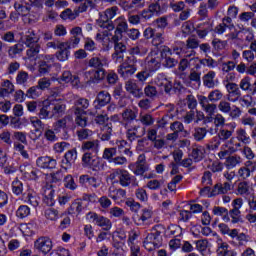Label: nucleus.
Here are the masks:
<instances>
[{
  "mask_svg": "<svg viewBox=\"0 0 256 256\" xmlns=\"http://www.w3.org/2000/svg\"><path fill=\"white\" fill-rule=\"evenodd\" d=\"M223 99V92L219 89L209 92L208 97L204 95L198 96V103L208 117H213L217 111V103Z\"/></svg>",
  "mask_w": 256,
  "mask_h": 256,
  "instance_id": "nucleus-1",
  "label": "nucleus"
},
{
  "mask_svg": "<svg viewBox=\"0 0 256 256\" xmlns=\"http://www.w3.org/2000/svg\"><path fill=\"white\" fill-rule=\"evenodd\" d=\"M109 180L117 181L121 187H131V185H137V178L131 175L129 171L121 168L113 170V172L109 175Z\"/></svg>",
  "mask_w": 256,
  "mask_h": 256,
  "instance_id": "nucleus-2",
  "label": "nucleus"
},
{
  "mask_svg": "<svg viewBox=\"0 0 256 256\" xmlns=\"http://www.w3.org/2000/svg\"><path fill=\"white\" fill-rule=\"evenodd\" d=\"M119 13V7L112 6L106 9L102 14H100L99 19L97 20V25L101 29H107L108 31H113V22L111 19H114L115 16Z\"/></svg>",
  "mask_w": 256,
  "mask_h": 256,
  "instance_id": "nucleus-3",
  "label": "nucleus"
},
{
  "mask_svg": "<svg viewBox=\"0 0 256 256\" xmlns=\"http://www.w3.org/2000/svg\"><path fill=\"white\" fill-rule=\"evenodd\" d=\"M137 63L139 59L134 57H126L125 61L118 66V73L123 79H129L137 73Z\"/></svg>",
  "mask_w": 256,
  "mask_h": 256,
  "instance_id": "nucleus-4",
  "label": "nucleus"
},
{
  "mask_svg": "<svg viewBox=\"0 0 256 256\" xmlns=\"http://www.w3.org/2000/svg\"><path fill=\"white\" fill-rule=\"evenodd\" d=\"M86 221H88V223H93V225H96L97 227H100L103 231H111L113 227V222H111V219L93 211H90L86 214Z\"/></svg>",
  "mask_w": 256,
  "mask_h": 256,
  "instance_id": "nucleus-5",
  "label": "nucleus"
},
{
  "mask_svg": "<svg viewBox=\"0 0 256 256\" xmlns=\"http://www.w3.org/2000/svg\"><path fill=\"white\" fill-rule=\"evenodd\" d=\"M243 144L241 142H236L235 138H230L226 141L220 148L218 153L219 159H225L230 153H237V151H243Z\"/></svg>",
  "mask_w": 256,
  "mask_h": 256,
  "instance_id": "nucleus-6",
  "label": "nucleus"
},
{
  "mask_svg": "<svg viewBox=\"0 0 256 256\" xmlns=\"http://www.w3.org/2000/svg\"><path fill=\"white\" fill-rule=\"evenodd\" d=\"M107 71L105 69H91L84 72V77L88 85H99V83L105 81Z\"/></svg>",
  "mask_w": 256,
  "mask_h": 256,
  "instance_id": "nucleus-7",
  "label": "nucleus"
},
{
  "mask_svg": "<svg viewBox=\"0 0 256 256\" xmlns=\"http://www.w3.org/2000/svg\"><path fill=\"white\" fill-rule=\"evenodd\" d=\"M97 155L98 154L84 152L82 155V166L85 169H93V171H97L101 165V158L97 157Z\"/></svg>",
  "mask_w": 256,
  "mask_h": 256,
  "instance_id": "nucleus-8",
  "label": "nucleus"
},
{
  "mask_svg": "<svg viewBox=\"0 0 256 256\" xmlns=\"http://www.w3.org/2000/svg\"><path fill=\"white\" fill-rule=\"evenodd\" d=\"M143 36L145 39H152V45L154 47H159L165 43V37H163V32L157 31L155 28L148 27L144 30Z\"/></svg>",
  "mask_w": 256,
  "mask_h": 256,
  "instance_id": "nucleus-9",
  "label": "nucleus"
},
{
  "mask_svg": "<svg viewBox=\"0 0 256 256\" xmlns=\"http://www.w3.org/2000/svg\"><path fill=\"white\" fill-rule=\"evenodd\" d=\"M143 245L146 251H155V249H159L163 245V236H155V234L149 233Z\"/></svg>",
  "mask_w": 256,
  "mask_h": 256,
  "instance_id": "nucleus-10",
  "label": "nucleus"
},
{
  "mask_svg": "<svg viewBox=\"0 0 256 256\" xmlns=\"http://www.w3.org/2000/svg\"><path fill=\"white\" fill-rule=\"evenodd\" d=\"M34 248L38 250L42 255H47L53 249V241L49 237H40L35 240Z\"/></svg>",
  "mask_w": 256,
  "mask_h": 256,
  "instance_id": "nucleus-11",
  "label": "nucleus"
},
{
  "mask_svg": "<svg viewBox=\"0 0 256 256\" xmlns=\"http://www.w3.org/2000/svg\"><path fill=\"white\" fill-rule=\"evenodd\" d=\"M225 88L228 93L227 100L230 103H237L241 97V90L239 89V85H237V83L228 82L225 84Z\"/></svg>",
  "mask_w": 256,
  "mask_h": 256,
  "instance_id": "nucleus-12",
  "label": "nucleus"
},
{
  "mask_svg": "<svg viewBox=\"0 0 256 256\" xmlns=\"http://www.w3.org/2000/svg\"><path fill=\"white\" fill-rule=\"evenodd\" d=\"M36 166L39 169L53 171L57 167V160L51 156H40L36 159Z\"/></svg>",
  "mask_w": 256,
  "mask_h": 256,
  "instance_id": "nucleus-13",
  "label": "nucleus"
},
{
  "mask_svg": "<svg viewBox=\"0 0 256 256\" xmlns=\"http://www.w3.org/2000/svg\"><path fill=\"white\" fill-rule=\"evenodd\" d=\"M50 107L53 117H63L67 111V105L62 99H50Z\"/></svg>",
  "mask_w": 256,
  "mask_h": 256,
  "instance_id": "nucleus-14",
  "label": "nucleus"
},
{
  "mask_svg": "<svg viewBox=\"0 0 256 256\" xmlns=\"http://www.w3.org/2000/svg\"><path fill=\"white\" fill-rule=\"evenodd\" d=\"M154 85H157L159 89L164 90L166 94L169 95L173 89V84L171 80L167 78V75L160 73L154 78Z\"/></svg>",
  "mask_w": 256,
  "mask_h": 256,
  "instance_id": "nucleus-15",
  "label": "nucleus"
},
{
  "mask_svg": "<svg viewBox=\"0 0 256 256\" xmlns=\"http://www.w3.org/2000/svg\"><path fill=\"white\" fill-rule=\"evenodd\" d=\"M148 51L149 48H147V43L140 40L135 46L128 50L130 56L127 57H133L134 59H137V57H145Z\"/></svg>",
  "mask_w": 256,
  "mask_h": 256,
  "instance_id": "nucleus-16",
  "label": "nucleus"
},
{
  "mask_svg": "<svg viewBox=\"0 0 256 256\" xmlns=\"http://www.w3.org/2000/svg\"><path fill=\"white\" fill-rule=\"evenodd\" d=\"M21 201L27 205H31V207L37 208L39 207V203H41V198L37 195V192L27 190L22 194Z\"/></svg>",
  "mask_w": 256,
  "mask_h": 256,
  "instance_id": "nucleus-17",
  "label": "nucleus"
},
{
  "mask_svg": "<svg viewBox=\"0 0 256 256\" xmlns=\"http://www.w3.org/2000/svg\"><path fill=\"white\" fill-rule=\"evenodd\" d=\"M77 161V148H73L68 150L61 161V167L64 170L71 169L73 167V163Z\"/></svg>",
  "mask_w": 256,
  "mask_h": 256,
  "instance_id": "nucleus-18",
  "label": "nucleus"
},
{
  "mask_svg": "<svg viewBox=\"0 0 256 256\" xmlns=\"http://www.w3.org/2000/svg\"><path fill=\"white\" fill-rule=\"evenodd\" d=\"M20 171L21 173H23L26 179H30L31 181H37L41 177V175H43V172H41V170L34 168L31 165L20 166Z\"/></svg>",
  "mask_w": 256,
  "mask_h": 256,
  "instance_id": "nucleus-19",
  "label": "nucleus"
},
{
  "mask_svg": "<svg viewBox=\"0 0 256 256\" xmlns=\"http://www.w3.org/2000/svg\"><path fill=\"white\" fill-rule=\"evenodd\" d=\"M81 150L83 153H90L92 155H99V151H101V141L89 140L82 144Z\"/></svg>",
  "mask_w": 256,
  "mask_h": 256,
  "instance_id": "nucleus-20",
  "label": "nucleus"
},
{
  "mask_svg": "<svg viewBox=\"0 0 256 256\" xmlns=\"http://www.w3.org/2000/svg\"><path fill=\"white\" fill-rule=\"evenodd\" d=\"M111 103V94L106 90L100 91L94 100V108L101 109Z\"/></svg>",
  "mask_w": 256,
  "mask_h": 256,
  "instance_id": "nucleus-21",
  "label": "nucleus"
},
{
  "mask_svg": "<svg viewBox=\"0 0 256 256\" xmlns=\"http://www.w3.org/2000/svg\"><path fill=\"white\" fill-rule=\"evenodd\" d=\"M216 256H239V252L233 249L229 243L220 242L217 244Z\"/></svg>",
  "mask_w": 256,
  "mask_h": 256,
  "instance_id": "nucleus-22",
  "label": "nucleus"
},
{
  "mask_svg": "<svg viewBox=\"0 0 256 256\" xmlns=\"http://www.w3.org/2000/svg\"><path fill=\"white\" fill-rule=\"evenodd\" d=\"M204 87L207 89H215L219 85V79H217V73L213 70L208 71L202 77Z\"/></svg>",
  "mask_w": 256,
  "mask_h": 256,
  "instance_id": "nucleus-23",
  "label": "nucleus"
},
{
  "mask_svg": "<svg viewBox=\"0 0 256 256\" xmlns=\"http://www.w3.org/2000/svg\"><path fill=\"white\" fill-rule=\"evenodd\" d=\"M126 138L130 143H133V141H137V139H141L145 133H139V129H141V126L139 125H126Z\"/></svg>",
  "mask_w": 256,
  "mask_h": 256,
  "instance_id": "nucleus-24",
  "label": "nucleus"
},
{
  "mask_svg": "<svg viewBox=\"0 0 256 256\" xmlns=\"http://www.w3.org/2000/svg\"><path fill=\"white\" fill-rule=\"evenodd\" d=\"M59 51L56 52V59L58 61H69V57L71 56V46L69 43L62 42L59 44Z\"/></svg>",
  "mask_w": 256,
  "mask_h": 256,
  "instance_id": "nucleus-25",
  "label": "nucleus"
},
{
  "mask_svg": "<svg viewBox=\"0 0 256 256\" xmlns=\"http://www.w3.org/2000/svg\"><path fill=\"white\" fill-rule=\"evenodd\" d=\"M235 193L240 197H249L253 193V187L249 181H241L237 184Z\"/></svg>",
  "mask_w": 256,
  "mask_h": 256,
  "instance_id": "nucleus-26",
  "label": "nucleus"
},
{
  "mask_svg": "<svg viewBox=\"0 0 256 256\" xmlns=\"http://www.w3.org/2000/svg\"><path fill=\"white\" fill-rule=\"evenodd\" d=\"M125 89L130 95H133V97L141 98L143 96V90L137 85V82L135 80H128L125 83Z\"/></svg>",
  "mask_w": 256,
  "mask_h": 256,
  "instance_id": "nucleus-27",
  "label": "nucleus"
},
{
  "mask_svg": "<svg viewBox=\"0 0 256 256\" xmlns=\"http://www.w3.org/2000/svg\"><path fill=\"white\" fill-rule=\"evenodd\" d=\"M108 197L113 199V201H123V199H127V191L123 188L117 189L114 186H111L108 189Z\"/></svg>",
  "mask_w": 256,
  "mask_h": 256,
  "instance_id": "nucleus-28",
  "label": "nucleus"
},
{
  "mask_svg": "<svg viewBox=\"0 0 256 256\" xmlns=\"http://www.w3.org/2000/svg\"><path fill=\"white\" fill-rule=\"evenodd\" d=\"M133 167L134 175H144L146 171L149 170V167L147 166V161L145 160V155H140Z\"/></svg>",
  "mask_w": 256,
  "mask_h": 256,
  "instance_id": "nucleus-29",
  "label": "nucleus"
},
{
  "mask_svg": "<svg viewBox=\"0 0 256 256\" xmlns=\"http://www.w3.org/2000/svg\"><path fill=\"white\" fill-rule=\"evenodd\" d=\"M49 109H51V99L44 100L38 113L39 119H53V112Z\"/></svg>",
  "mask_w": 256,
  "mask_h": 256,
  "instance_id": "nucleus-30",
  "label": "nucleus"
},
{
  "mask_svg": "<svg viewBox=\"0 0 256 256\" xmlns=\"http://www.w3.org/2000/svg\"><path fill=\"white\" fill-rule=\"evenodd\" d=\"M88 65L92 67V69H104L103 67H107L109 65V60L103 56H93L88 61Z\"/></svg>",
  "mask_w": 256,
  "mask_h": 256,
  "instance_id": "nucleus-31",
  "label": "nucleus"
},
{
  "mask_svg": "<svg viewBox=\"0 0 256 256\" xmlns=\"http://www.w3.org/2000/svg\"><path fill=\"white\" fill-rule=\"evenodd\" d=\"M113 29H116L117 33H127L129 29V24H127V19L125 16H119L112 23Z\"/></svg>",
  "mask_w": 256,
  "mask_h": 256,
  "instance_id": "nucleus-32",
  "label": "nucleus"
},
{
  "mask_svg": "<svg viewBox=\"0 0 256 256\" xmlns=\"http://www.w3.org/2000/svg\"><path fill=\"white\" fill-rule=\"evenodd\" d=\"M229 125L231 127L230 130L226 128H221L217 134V136L220 138V141H225V143H227V141H229V139L233 137V133H235V127H237V124H235V122H232Z\"/></svg>",
  "mask_w": 256,
  "mask_h": 256,
  "instance_id": "nucleus-33",
  "label": "nucleus"
},
{
  "mask_svg": "<svg viewBox=\"0 0 256 256\" xmlns=\"http://www.w3.org/2000/svg\"><path fill=\"white\" fill-rule=\"evenodd\" d=\"M29 49L26 52L27 60L30 61L32 65H36L37 59H39V51H41L40 45L28 46Z\"/></svg>",
  "mask_w": 256,
  "mask_h": 256,
  "instance_id": "nucleus-34",
  "label": "nucleus"
},
{
  "mask_svg": "<svg viewBox=\"0 0 256 256\" xmlns=\"http://www.w3.org/2000/svg\"><path fill=\"white\" fill-rule=\"evenodd\" d=\"M233 187V183L231 182H224L223 184L218 183L214 186L212 190V195H225L229 193Z\"/></svg>",
  "mask_w": 256,
  "mask_h": 256,
  "instance_id": "nucleus-35",
  "label": "nucleus"
},
{
  "mask_svg": "<svg viewBox=\"0 0 256 256\" xmlns=\"http://www.w3.org/2000/svg\"><path fill=\"white\" fill-rule=\"evenodd\" d=\"M191 157L194 163H199V161H203L205 158V147L201 145L192 146Z\"/></svg>",
  "mask_w": 256,
  "mask_h": 256,
  "instance_id": "nucleus-36",
  "label": "nucleus"
},
{
  "mask_svg": "<svg viewBox=\"0 0 256 256\" xmlns=\"http://www.w3.org/2000/svg\"><path fill=\"white\" fill-rule=\"evenodd\" d=\"M122 121L124 123V127H127V125H132L133 121H139L137 120V112L133 111L132 109H126L122 113Z\"/></svg>",
  "mask_w": 256,
  "mask_h": 256,
  "instance_id": "nucleus-37",
  "label": "nucleus"
},
{
  "mask_svg": "<svg viewBox=\"0 0 256 256\" xmlns=\"http://www.w3.org/2000/svg\"><path fill=\"white\" fill-rule=\"evenodd\" d=\"M54 59L55 58L53 57V55L45 56V60L41 61L39 65V73H41L42 75H46V73H49L52 67L51 63H53Z\"/></svg>",
  "mask_w": 256,
  "mask_h": 256,
  "instance_id": "nucleus-38",
  "label": "nucleus"
},
{
  "mask_svg": "<svg viewBox=\"0 0 256 256\" xmlns=\"http://www.w3.org/2000/svg\"><path fill=\"white\" fill-rule=\"evenodd\" d=\"M55 189L49 187L44 190L43 203L48 207H53L55 205Z\"/></svg>",
  "mask_w": 256,
  "mask_h": 256,
  "instance_id": "nucleus-39",
  "label": "nucleus"
},
{
  "mask_svg": "<svg viewBox=\"0 0 256 256\" xmlns=\"http://www.w3.org/2000/svg\"><path fill=\"white\" fill-rule=\"evenodd\" d=\"M74 115H76L75 123L78 127H87L88 119L85 116V111L81 108H75Z\"/></svg>",
  "mask_w": 256,
  "mask_h": 256,
  "instance_id": "nucleus-40",
  "label": "nucleus"
},
{
  "mask_svg": "<svg viewBox=\"0 0 256 256\" xmlns=\"http://www.w3.org/2000/svg\"><path fill=\"white\" fill-rule=\"evenodd\" d=\"M193 243L200 255L207 256L209 254V241L207 239L196 240Z\"/></svg>",
  "mask_w": 256,
  "mask_h": 256,
  "instance_id": "nucleus-41",
  "label": "nucleus"
},
{
  "mask_svg": "<svg viewBox=\"0 0 256 256\" xmlns=\"http://www.w3.org/2000/svg\"><path fill=\"white\" fill-rule=\"evenodd\" d=\"M59 83H72V85H78L79 77L73 76L71 71H64L60 78H58Z\"/></svg>",
  "mask_w": 256,
  "mask_h": 256,
  "instance_id": "nucleus-42",
  "label": "nucleus"
},
{
  "mask_svg": "<svg viewBox=\"0 0 256 256\" xmlns=\"http://www.w3.org/2000/svg\"><path fill=\"white\" fill-rule=\"evenodd\" d=\"M212 212H213V215L222 217V220L225 223H229V221H231V217H229V210L225 207L215 206Z\"/></svg>",
  "mask_w": 256,
  "mask_h": 256,
  "instance_id": "nucleus-43",
  "label": "nucleus"
},
{
  "mask_svg": "<svg viewBox=\"0 0 256 256\" xmlns=\"http://www.w3.org/2000/svg\"><path fill=\"white\" fill-rule=\"evenodd\" d=\"M243 162V159L239 155H232L226 157V161L224 163L225 167L227 169H235L237 165H241Z\"/></svg>",
  "mask_w": 256,
  "mask_h": 256,
  "instance_id": "nucleus-44",
  "label": "nucleus"
},
{
  "mask_svg": "<svg viewBox=\"0 0 256 256\" xmlns=\"http://www.w3.org/2000/svg\"><path fill=\"white\" fill-rule=\"evenodd\" d=\"M25 37V45L27 47H35V45H39V36L35 34L34 30H28Z\"/></svg>",
  "mask_w": 256,
  "mask_h": 256,
  "instance_id": "nucleus-45",
  "label": "nucleus"
},
{
  "mask_svg": "<svg viewBox=\"0 0 256 256\" xmlns=\"http://www.w3.org/2000/svg\"><path fill=\"white\" fill-rule=\"evenodd\" d=\"M236 139L240 143H243L244 145H249L251 143V136L247 133V130L243 128H238L236 130Z\"/></svg>",
  "mask_w": 256,
  "mask_h": 256,
  "instance_id": "nucleus-46",
  "label": "nucleus"
},
{
  "mask_svg": "<svg viewBox=\"0 0 256 256\" xmlns=\"http://www.w3.org/2000/svg\"><path fill=\"white\" fill-rule=\"evenodd\" d=\"M83 211V201L80 199L74 200L68 208L69 215H81Z\"/></svg>",
  "mask_w": 256,
  "mask_h": 256,
  "instance_id": "nucleus-47",
  "label": "nucleus"
},
{
  "mask_svg": "<svg viewBox=\"0 0 256 256\" xmlns=\"http://www.w3.org/2000/svg\"><path fill=\"white\" fill-rule=\"evenodd\" d=\"M12 193L16 195V197H23V181L19 180L18 178L14 179L11 183Z\"/></svg>",
  "mask_w": 256,
  "mask_h": 256,
  "instance_id": "nucleus-48",
  "label": "nucleus"
},
{
  "mask_svg": "<svg viewBox=\"0 0 256 256\" xmlns=\"http://www.w3.org/2000/svg\"><path fill=\"white\" fill-rule=\"evenodd\" d=\"M71 123H73V117L65 116L54 124V129L55 131H59L60 129H66L68 125H71Z\"/></svg>",
  "mask_w": 256,
  "mask_h": 256,
  "instance_id": "nucleus-49",
  "label": "nucleus"
},
{
  "mask_svg": "<svg viewBox=\"0 0 256 256\" xmlns=\"http://www.w3.org/2000/svg\"><path fill=\"white\" fill-rule=\"evenodd\" d=\"M44 217L47 221H58L59 220V210L55 208H47L44 210Z\"/></svg>",
  "mask_w": 256,
  "mask_h": 256,
  "instance_id": "nucleus-50",
  "label": "nucleus"
},
{
  "mask_svg": "<svg viewBox=\"0 0 256 256\" xmlns=\"http://www.w3.org/2000/svg\"><path fill=\"white\" fill-rule=\"evenodd\" d=\"M31 215V208L27 205H20L16 210V217L18 219H27Z\"/></svg>",
  "mask_w": 256,
  "mask_h": 256,
  "instance_id": "nucleus-51",
  "label": "nucleus"
},
{
  "mask_svg": "<svg viewBox=\"0 0 256 256\" xmlns=\"http://www.w3.org/2000/svg\"><path fill=\"white\" fill-rule=\"evenodd\" d=\"M14 9L17 13H19L22 17H27L29 13H31V7L23 5L19 2L14 4Z\"/></svg>",
  "mask_w": 256,
  "mask_h": 256,
  "instance_id": "nucleus-52",
  "label": "nucleus"
},
{
  "mask_svg": "<svg viewBox=\"0 0 256 256\" xmlns=\"http://www.w3.org/2000/svg\"><path fill=\"white\" fill-rule=\"evenodd\" d=\"M113 133V128L109 124L102 126V132L100 133L101 141H109L111 139V135Z\"/></svg>",
  "mask_w": 256,
  "mask_h": 256,
  "instance_id": "nucleus-53",
  "label": "nucleus"
},
{
  "mask_svg": "<svg viewBox=\"0 0 256 256\" xmlns=\"http://www.w3.org/2000/svg\"><path fill=\"white\" fill-rule=\"evenodd\" d=\"M138 121L142 123L145 127H151L155 123V118L151 114H140Z\"/></svg>",
  "mask_w": 256,
  "mask_h": 256,
  "instance_id": "nucleus-54",
  "label": "nucleus"
},
{
  "mask_svg": "<svg viewBox=\"0 0 256 256\" xmlns=\"http://www.w3.org/2000/svg\"><path fill=\"white\" fill-rule=\"evenodd\" d=\"M153 217V211L149 209H143L142 210V215L138 218V222L136 223L137 225H145L149 219Z\"/></svg>",
  "mask_w": 256,
  "mask_h": 256,
  "instance_id": "nucleus-55",
  "label": "nucleus"
},
{
  "mask_svg": "<svg viewBox=\"0 0 256 256\" xmlns=\"http://www.w3.org/2000/svg\"><path fill=\"white\" fill-rule=\"evenodd\" d=\"M61 19H63L64 21H73L75 19H77V17H79V15L77 14V11L74 10V12L71 9H66L63 12H61L60 14Z\"/></svg>",
  "mask_w": 256,
  "mask_h": 256,
  "instance_id": "nucleus-56",
  "label": "nucleus"
},
{
  "mask_svg": "<svg viewBox=\"0 0 256 256\" xmlns=\"http://www.w3.org/2000/svg\"><path fill=\"white\" fill-rule=\"evenodd\" d=\"M190 83H196V85H201V71L195 70L192 68L188 76Z\"/></svg>",
  "mask_w": 256,
  "mask_h": 256,
  "instance_id": "nucleus-57",
  "label": "nucleus"
},
{
  "mask_svg": "<svg viewBox=\"0 0 256 256\" xmlns=\"http://www.w3.org/2000/svg\"><path fill=\"white\" fill-rule=\"evenodd\" d=\"M221 147V140L218 136H214L206 145L208 151H217Z\"/></svg>",
  "mask_w": 256,
  "mask_h": 256,
  "instance_id": "nucleus-58",
  "label": "nucleus"
},
{
  "mask_svg": "<svg viewBox=\"0 0 256 256\" xmlns=\"http://www.w3.org/2000/svg\"><path fill=\"white\" fill-rule=\"evenodd\" d=\"M14 149L18 153H20V155H21V157H23V159H26L27 161H29L31 159V156H29V152H27V150H25V145H23L19 142H15Z\"/></svg>",
  "mask_w": 256,
  "mask_h": 256,
  "instance_id": "nucleus-59",
  "label": "nucleus"
},
{
  "mask_svg": "<svg viewBox=\"0 0 256 256\" xmlns=\"http://www.w3.org/2000/svg\"><path fill=\"white\" fill-rule=\"evenodd\" d=\"M115 155H117V148H105L102 159H106V161L111 163L115 159Z\"/></svg>",
  "mask_w": 256,
  "mask_h": 256,
  "instance_id": "nucleus-60",
  "label": "nucleus"
},
{
  "mask_svg": "<svg viewBox=\"0 0 256 256\" xmlns=\"http://www.w3.org/2000/svg\"><path fill=\"white\" fill-rule=\"evenodd\" d=\"M0 141L4 145L11 146L13 145V139L11 138V132L9 130H3L0 132Z\"/></svg>",
  "mask_w": 256,
  "mask_h": 256,
  "instance_id": "nucleus-61",
  "label": "nucleus"
},
{
  "mask_svg": "<svg viewBox=\"0 0 256 256\" xmlns=\"http://www.w3.org/2000/svg\"><path fill=\"white\" fill-rule=\"evenodd\" d=\"M23 44H15L8 50L9 57L15 58L17 55H21L23 53Z\"/></svg>",
  "mask_w": 256,
  "mask_h": 256,
  "instance_id": "nucleus-62",
  "label": "nucleus"
},
{
  "mask_svg": "<svg viewBox=\"0 0 256 256\" xmlns=\"http://www.w3.org/2000/svg\"><path fill=\"white\" fill-rule=\"evenodd\" d=\"M169 7L174 13H181L185 9V2L172 0L170 1Z\"/></svg>",
  "mask_w": 256,
  "mask_h": 256,
  "instance_id": "nucleus-63",
  "label": "nucleus"
},
{
  "mask_svg": "<svg viewBox=\"0 0 256 256\" xmlns=\"http://www.w3.org/2000/svg\"><path fill=\"white\" fill-rule=\"evenodd\" d=\"M228 217H231V223H239L241 221V210L233 208L228 211Z\"/></svg>",
  "mask_w": 256,
  "mask_h": 256,
  "instance_id": "nucleus-64",
  "label": "nucleus"
}]
</instances>
